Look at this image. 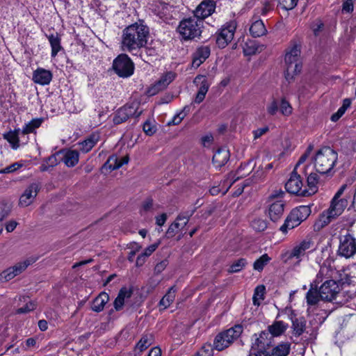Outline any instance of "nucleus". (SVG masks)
Wrapping results in <instances>:
<instances>
[{
    "label": "nucleus",
    "mask_w": 356,
    "mask_h": 356,
    "mask_svg": "<svg viewBox=\"0 0 356 356\" xmlns=\"http://www.w3.org/2000/svg\"><path fill=\"white\" fill-rule=\"evenodd\" d=\"M149 34V27L143 20L127 26L122 31V49L136 56L138 52L146 46Z\"/></svg>",
    "instance_id": "nucleus-1"
},
{
    "label": "nucleus",
    "mask_w": 356,
    "mask_h": 356,
    "mask_svg": "<svg viewBox=\"0 0 356 356\" xmlns=\"http://www.w3.org/2000/svg\"><path fill=\"white\" fill-rule=\"evenodd\" d=\"M347 184H343L333 197L329 209L323 212L320 217L322 226L327 225L333 219L340 216L348 206L347 195H343Z\"/></svg>",
    "instance_id": "nucleus-2"
},
{
    "label": "nucleus",
    "mask_w": 356,
    "mask_h": 356,
    "mask_svg": "<svg viewBox=\"0 0 356 356\" xmlns=\"http://www.w3.org/2000/svg\"><path fill=\"white\" fill-rule=\"evenodd\" d=\"M337 160V152L327 146L318 149L313 159L316 172L323 175L330 173Z\"/></svg>",
    "instance_id": "nucleus-3"
},
{
    "label": "nucleus",
    "mask_w": 356,
    "mask_h": 356,
    "mask_svg": "<svg viewBox=\"0 0 356 356\" xmlns=\"http://www.w3.org/2000/svg\"><path fill=\"white\" fill-rule=\"evenodd\" d=\"M300 53L301 47L296 42L291 44L286 49L284 57L286 70L284 74L289 82L292 81L294 76L300 73L302 70Z\"/></svg>",
    "instance_id": "nucleus-4"
},
{
    "label": "nucleus",
    "mask_w": 356,
    "mask_h": 356,
    "mask_svg": "<svg viewBox=\"0 0 356 356\" xmlns=\"http://www.w3.org/2000/svg\"><path fill=\"white\" fill-rule=\"evenodd\" d=\"M203 27V22L193 16L181 19L177 31L179 34L181 40L190 41L200 38Z\"/></svg>",
    "instance_id": "nucleus-5"
},
{
    "label": "nucleus",
    "mask_w": 356,
    "mask_h": 356,
    "mask_svg": "<svg viewBox=\"0 0 356 356\" xmlns=\"http://www.w3.org/2000/svg\"><path fill=\"white\" fill-rule=\"evenodd\" d=\"M243 331V325L237 324L226 330L219 332L213 339V348L218 351L226 349L241 336Z\"/></svg>",
    "instance_id": "nucleus-6"
},
{
    "label": "nucleus",
    "mask_w": 356,
    "mask_h": 356,
    "mask_svg": "<svg viewBox=\"0 0 356 356\" xmlns=\"http://www.w3.org/2000/svg\"><path fill=\"white\" fill-rule=\"evenodd\" d=\"M311 213L309 206L302 205L298 207L291 211L284 220V224L280 227L283 234H286L288 230L298 227L302 222L305 220Z\"/></svg>",
    "instance_id": "nucleus-7"
},
{
    "label": "nucleus",
    "mask_w": 356,
    "mask_h": 356,
    "mask_svg": "<svg viewBox=\"0 0 356 356\" xmlns=\"http://www.w3.org/2000/svg\"><path fill=\"white\" fill-rule=\"evenodd\" d=\"M337 254L346 259L351 258L356 254V237L350 230L341 232Z\"/></svg>",
    "instance_id": "nucleus-8"
},
{
    "label": "nucleus",
    "mask_w": 356,
    "mask_h": 356,
    "mask_svg": "<svg viewBox=\"0 0 356 356\" xmlns=\"http://www.w3.org/2000/svg\"><path fill=\"white\" fill-rule=\"evenodd\" d=\"M237 22L232 19L225 23L216 33V43L218 48H225L234 39Z\"/></svg>",
    "instance_id": "nucleus-9"
},
{
    "label": "nucleus",
    "mask_w": 356,
    "mask_h": 356,
    "mask_svg": "<svg viewBox=\"0 0 356 356\" xmlns=\"http://www.w3.org/2000/svg\"><path fill=\"white\" fill-rule=\"evenodd\" d=\"M142 113L143 111L140 110V103L134 101L118 109L113 118V122L115 124H120L130 118H138Z\"/></svg>",
    "instance_id": "nucleus-10"
},
{
    "label": "nucleus",
    "mask_w": 356,
    "mask_h": 356,
    "mask_svg": "<svg viewBox=\"0 0 356 356\" xmlns=\"http://www.w3.org/2000/svg\"><path fill=\"white\" fill-rule=\"evenodd\" d=\"M113 70L120 77L128 78L134 72V64L129 56L126 54L118 55L113 62Z\"/></svg>",
    "instance_id": "nucleus-11"
},
{
    "label": "nucleus",
    "mask_w": 356,
    "mask_h": 356,
    "mask_svg": "<svg viewBox=\"0 0 356 356\" xmlns=\"http://www.w3.org/2000/svg\"><path fill=\"white\" fill-rule=\"evenodd\" d=\"M303 184L300 176L297 173L296 168L291 173L290 178L285 184L286 191L299 196L307 197L312 194L307 188H302Z\"/></svg>",
    "instance_id": "nucleus-12"
},
{
    "label": "nucleus",
    "mask_w": 356,
    "mask_h": 356,
    "mask_svg": "<svg viewBox=\"0 0 356 356\" xmlns=\"http://www.w3.org/2000/svg\"><path fill=\"white\" fill-rule=\"evenodd\" d=\"M149 8L152 13L164 22H169L172 19V6L162 0H152L149 3Z\"/></svg>",
    "instance_id": "nucleus-13"
},
{
    "label": "nucleus",
    "mask_w": 356,
    "mask_h": 356,
    "mask_svg": "<svg viewBox=\"0 0 356 356\" xmlns=\"http://www.w3.org/2000/svg\"><path fill=\"white\" fill-rule=\"evenodd\" d=\"M321 300L339 302L337 298L340 293V286L334 280H325L319 287Z\"/></svg>",
    "instance_id": "nucleus-14"
},
{
    "label": "nucleus",
    "mask_w": 356,
    "mask_h": 356,
    "mask_svg": "<svg viewBox=\"0 0 356 356\" xmlns=\"http://www.w3.org/2000/svg\"><path fill=\"white\" fill-rule=\"evenodd\" d=\"M216 2L213 0H203L193 10V16L203 22V20L215 13Z\"/></svg>",
    "instance_id": "nucleus-15"
},
{
    "label": "nucleus",
    "mask_w": 356,
    "mask_h": 356,
    "mask_svg": "<svg viewBox=\"0 0 356 356\" xmlns=\"http://www.w3.org/2000/svg\"><path fill=\"white\" fill-rule=\"evenodd\" d=\"M314 250L315 248L313 240L311 238H305L293 247L289 252V258H296L300 261L307 251L310 252Z\"/></svg>",
    "instance_id": "nucleus-16"
},
{
    "label": "nucleus",
    "mask_w": 356,
    "mask_h": 356,
    "mask_svg": "<svg viewBox=\"0 0 356 356\" xmlns=\"http://www.w3.org/2000/svg\"><path fill=\"white\" fill-rule=\"evenodd\" d=\"M211 47L209 45H200L197 47L192 54L191 67L198 68L209 57Z\"/></svg>",
    "instance_id": "nucleus-17"
},
{
    "label": "nucleus",
    "mask_w": 356,
    "mask_h": 356,
    "mask_svg": "<svg viewBox=\"0 0 356 356\" xmlns=\"http://www.w3.org/2000/svg\"><path fill=\"white\" fill-rule=\"evenodd\" d=\"M267 213L273 222H277L281 219L284 214L285 204L282 200L268 202Z\"/></svg>",
    "instance_id": "nucleus-18"
},
{
    "label": "nucleus",
    "mask_w": 356,
    "mask_h": 356,
    "mask_svg": "<svg viewBox=\"0 0 356 356\" xmlns=\"http://www.w3.org/2000/svg\"><path fill=\"white\" fill-rule=\"evenodd\" d=\"M60 162L68 168L74 167L79 161V153L77 150L70 149H62L58 151Z\"/></svg>",
    "instance_id": "nucleus-19"
},
{
    "label": "nucleus",
    "mask_w": 356,
    "mask_h": 356,
    "mask_svg": "<svg viewBox=\"0 0 356 356\" xmlns=\"http://www.w3.org/2000/svg\"><path fill=\"white\" fill-rule=\"evenodd\" d=\"M175 74L168 72L164 74L161 78L149 89L150 95H154L159 91L167 88V86L175 79Z\"/></svg>",
    "instance_id": "nucleus-20"
},
{
    "label": "nucleus",
    "mask_w": 356,
    "mask_h": 356,
    "mask_svg": "<svg viewBox=\"0 0 356 356\" xmlns=\"http://www.w3.org/2000/svg\"><path fill=\"white\" fill-rule=\"evenodd\" d=\"M40 190L39 185L36 183L30 184L24 191L19 198V205L27 207L30 205L37 196Z\"/></svg>",
    "instance_id": "nucleus-21"
},
{
    "label": "nucleus",
    "mask_w": 356,
    "mask_h": 356,
    "mask_svg": "<svg viewBox=\"0 0 356 356\" xmlns=\"http://www.w3.org/2000/svg\"><path fill=\"white\" fill-rule=\"evenodd\" d=\"M53 75L51 71L41 67H38L33 73V81L41 86L48 85Z\"/></svg>",
    "instance_id": "nucleus-22"
},
{
    "label": "nucleus",
    "mask_w": 356,
    "mask_h": 356,
    "mask_svg": "<svg viewBox=\"0 0 356 356\" xmlns=\"http://www.w3.org/2000/svg\"><path fill=\"white\" fill-rule=\"evenodd\" d=\"M129 160V158L127 155L122 158H118L116 155L113 154L108 157L103 168L110 170H117L121 168L124 164H127Z\"/></svg>",
    "instance_id": "nucleus-23"
},
{
    "label": "nucleus",
    "mask_w": 356,
    "mask_h": 356,
    "mask_svg": "<svg viewBox=\"0 0 356 356\" xmlns=\"http://www.w3.org/2000/svg\"><path fill=\"white\" fill-rule=\"evenodd\" d=\"M229 159V152L228 150L223 148L218 149L213 156V164L216 168H220L227 163Z\"/></svg>",
    "instance_id": "nucleus-24"
},
{
    "label": "nucleus",
    "mask_w": 356,
    "mask_h": 356,
    "mask_svg": "<svg viewBox=\"0 0 356 356\" xmlns=\"http://www.w3.org/2000/svg\"><path fill=\"white\" fill-rule=\"evenodd\" d=\"M254 337H255V340L252 344V349L257 350H264L266 347L269 346V334L267 330L261 331L259 336H257V334H254Z\"/></svg>",
    "instance_id": "nucleus-25"
},
{
    "label": "nucleus",
    "mask_w": 356,
    "mask_h": 356,
    "mask_svg": "<svg viewBox=\"0 0 356 356\" xmlns=\"http://www.w3.org/2000/svg\"><path fill=\"white\" fill-rule=\"evenodd\" d=\"M289 327V324L282 321H275L272 325L268 326L267 332L272 337L282 335Z\"/></svg>",
    "instance_id": "nucleus-26"
},
{
    "label": "nucleus",
    "mask_w": 356,
    "mask_h": 356,
    "mask_svg": "<svg viewBox=\"0 0 356 356\" xmlns=\"http://www.w3.org/2000/svg\"><path fill=\"white\" fill-rule=\"evenodd\" d=\"M132 293L133 291L131 289H128L125 286L120 289L113 302L114 308L116 311H120L122 309L125 299L129 298Z\"/></svg>",
    "instance_id": "nucleus-27"
},
{
    "label": "nucleus",
    "mask_w": 356,
    "mask_h": 356,
    "mask_svg": "<svg viewBox=\"0 0 356 356\" xmlns=\"http://www.w3.org/2000/svg\"><path fill=\"white\" fill-rule=\"evenodd\" d=\"M60 162V155L58 151L51 154L49 157L43 159L40 166V170L41 172L48 171L50 168L56 166Z\"/></svg>",
    "instance_id": "nucleus-28"
},
{
    "label": "nucleus",
    "mask_w": 356,
    "mask_h": 356,
    "mask_svg": "<svg viewBox=\"0 0 356 356\" xmlns=\"http://www.w3.org/2000/svg\"><path fill=\"white\" fill-rule=\"evenodd\" d=\"M307 303L309 305H316L321 299L320 289L318 290V285L312 283L310 289L306 294Z\"/></svg>",
    "instance_id": "nucleus-29"
},
{
    "label": "nucleus",
    "mask_w": 356,
    "mask_h": 356,
    "mask_svg": "<svg viewBox=\"0 0 356 356\" xmlns=\"http://www.w3.org/2000/svg\"><path fill=\"white\" fill-rule=\"evenodd\" d=\"M177 289L175 286H171L165 295L159 302L160 310L167 309L175 300Z\"/></svg>",
    "instance_id": "nucleus-30"
},
{
    "label": "nucleus",
    "mask_w": 356,
    "mask_h": 356,
    "mask_svg": "<svg viewBox=\"0 0 356 356\" xmlns=\"http://www.w3.org/2000/svg\"><path fill=\"white\" fill-rule=\"evenodd\" d=\"M99 140L98 134H92L86 140L79 143L80 149L83 153H87L97 144Z\"/></svg>",
    "instance_id": "nucleus-31"
},
{
    "label": "nucleus",
    "mask_w": 356,
    "mask_h": 356,
    "mask_svg": "<svg viewBox=\"0 0 356 356\" xmlns=\"http://www.w3.org/2000/svg\"><path fill=\"white\" fill-rule=\"evenodd\" d=\"M291 320L292 322L291 328L293 330V334L296 337H300L305 331L306 321L305 318L291 317Z\"/></svg>",
    "instance_id": "nucleus-32"
},
{
    "label": "nucleus",
    "mask_w": 356,
    "mask_h": 356,
    "mask_svg": "<svg viewBox=\"0 0 356 356\" xmlns=\"http://www.w3.org/2000/svg\"><path fill=\"white\" fill-rule=\"evenodd\" d=\"M108 300H109L108 295L105 292L101 293L93 300L92 305L91 307L92 310L95 312H102L104 309L105 305L108 302Z\"/></svg>",
    "instance_id": "nucleus-33"
},
{
    "label": "nucleus",
    "mask_w": 356,
    "mask_h": 356,
    "mask_svg": "<svg viewBox=\"0 0 356 356\" xmlns=\"http://www.w3.org/2000/svg\"><path fill=\"white\" fill-rule=\"evenodd\" d=\"M47 38L51 48V56L54 58L56 56L58 53L63 49L60 42L61 39L57 33L56 34L47 35Z\"/></svg>",
    "instance_id": "nucleus-34"
},
{
    "label": "nucleus",
    "mask_w": 356,
    "mask_h": 356,
    "mask_svg": "<svg viewBox=\"0 0 356 356\" xmlns=\"http://www.w3.org/2000/svg\"><path fill=\"white\" fill-rule=\"evenodd\" d=\"M267 32L262 20L258 19L254 22L250 27V33L254 38L264 35Z\"/></svg>",
    "instance_id": "nucleus-35"
},
{
    "label": "nucleus",
    "mask_w": 356,
    "mask_h": 356,
    "mask_svg": "<svg viewBox=\"0 0 356 356\" xmlns=\"http://www.w3.org/2000/svg\"><path fill=\"white\" fill-rule=\"evenodd\" d=\"M19 131L20 130L19 129H15L14 131H10L3 134V138L11 145L13 149H17L19 147Z\"/></svg>",
    "instance_id": "nucleus-36"
},
{
    "label": "nucleus",
    "mask_w": 356,
    "mask_h": 356,
    "mask_svg": "<svg viewBox=\"0 0 356 356\" xmlns=\"http://www.w3.org/2000/svg\"><path fill=\"white\" fill-rule=\"evenodd\" d=\"M291 350V344L289 342H282L271 350L273 356H287Z\"/></svg>",
    "instance_id": "nucleus-37"
},
{
    "label": "nucleus",
    "mask_w": 356,
    "mask_h": 356,
    "mask_svg": "<svg viewBox=\"0 0 356 356\" xmlns=\"http://www.w3.org/2000/svg\"><path fill=\"white\" fill-rule=\"evenodd\" d=\"M43 120L42 118L33 119L24 126L22 133L23 134H29L35 132V129L41 126Z\"/></svg>",
    "instance_id": "nucleus-38"
},
{
    "label": "nucleus",
    "mask_w": 356,
    "mask_h": 356,
    "mask_svg": "<svg viewBox=\"0 0 356 356\" xmlns=\"http://www.w3.org/2000/svg\"><path fill=\"white\" fill-rule=\"evenodd\" d=\"M193 83L199 87V91L204 93H207L211 83L209 82L207 78L204 75H197L194 80Z\"/></svg>",
    "instance_id": "nucleus-39"
},
{
    "label": "nucleus",
    "mask_w": 356,
    "mask_h": 356,
    "mask_svg": "<svg viewBox=\"0 0 356 356\" xmlns=\"http://www.w3.org/2000/svg\"><path fill=\"white\" fill-rule=\"evenodd\" d=\"M154 337L150 333H145L143 334L141 339L136 344V348L139 349L140 352L146 350L153 343Z\"/></svg>",
    "instance_id": "nucleus-40"
},
{
    "label": "nucleus",
    "mask_w": 356,
    "mask_h": 356,
    "mask_svg": "<svg viewBox=\"0 0 356 356\" xmlns=\"http://www.w3.org/2000/svg\"><path fill=\"white\" fill-rule=\"evenodd\" d=\"M318 181L319 175L316 172H312L307 177V182L309 187V189L307 190L312 192V194H314L317 190Z\"/></svg>",
    "instance_id": "nucleus-41"
},
{
    "label": "nucleus",
    "mask_w": 356,
    "mask_h": 356,
    "mask_svg": "<svg viewBox=\"0 0 356 356\" xmlns=\"http://www.w3.org/2000/svg\"><path fill=\"white\" fill-rule=\"evenodd\" d=\"M248 264L245 258H240L234 261L228 269L229 273H235L241 271Z\"/></svg>",
    "instance_id": "nucleus-42"
},
{
    "label": "nucleus",
    "mask_w": 356,
    "mask_h": 356,
    "mask_svg": "<svg viewBox=\"0 0 356 356\" xmlns=\"http://www.w3.org/2000/svg\"><path fill=\"white\" fill-rule=\"evenodd\" d=\"M270 260L271 258L268 255V254H264L254 262V270L259 272L262 271L265 266H266Z\"/></svg>",
    "instance_id": "nucleus-43"
},
{
    "label": "nucleus",
    "mask_w": 356,
    "mask_h": 356,
    "mask_svg": "<svg viewBox=\"0 0 356 356\" xmlns=\"http://www.w3.org/2000/svg\"><path fill=\"white\" fill-rule=\"evenodd\" d=\"M35 261V259L34 258H29L22 262L16 264L15 266H13L15 272V274H17V275L21 274L23 271H24L26 269L28 266L33 264Z\"/></svg>",
    "instance_id": "nucleus-44"
},
{
    "label": "nucleus",
    "mask_w": 356,
    "mask_h": 356,
    "mask_svg": "<svg viewBox=\"0 0 356 356\" xmlns=\"http://www.w3.org/2000/svg\"><path fill=\"white\" fill-rule=\"evenodd\" d=\"M330 268L326 266H321V268L318 271V273L316 275V279L314 280L312 283L316 284V285H318L320 282H321L324 278L329 279L331 275H330Z\"/></svg>",
    "instance_id": "nucleus-45"
},
{
    "label": "nucleus",
    "mask_w": 356,
    "mask_h": 356,
    "mask_svg": "<svg viewBox=\"0 0 356 356\" xmlns=\"http://www.w3.org/2000/svg\"><path fill=\"white\" fill-rule=\"evenodd\" d=\"M266 288L264 285H259L254 289L253 295V303L254 305H259L258 300H262L265 298Z\"/></svg>",
    "instance_id": "nucleus-46"
},
{
    "label": "nucleus",
    "mask_w": 356,
    "mask_h": 356,
    "mask_svg": "<svg viewBox=\"0 0 356 356\" xmlns=\"http://www.w3.org/2000/svg\"><path fill=\"white\" fill-rule=\"evenodd\" d=\"M292 106L290 103L286 101L285 98H282L280 101V113L285 116H289L292 113Z\"/></svg>",
    "instance_id": "nucleus-47"
},
{
    "label": "nucleus",
    "mask_w": 356,
    "mask_h": 356,
    "mask_svg": "<svg viewBox=\"0 0 356 356\" xmlns=\"http://www.w3.org/2000/svg\"><path fill=\"white\" fill-rule=\"evenodd\" d=\"M280 111V101L273 98L270 102L266 106V111L270 115H275Z\"/></svg>",
    "instance_id": "nucleus-48"
},
{
    "label": "nucleus",
    "mask_w": 356,
    "mask_h": 356,
    "mask_svg": "<svg viewBox=\"0 0 356 356\" xmlns=\"http://www.w3.org/2000/svg\"><path fill=\"white\" fill-rule=\"evenodd\" d=\"M11 211V205L6 201L0 202V221L6 218Z\"/></svg>",
    "instance_id": "nucleus-49"
},
{
    "label": "nucleus",
    "mask_w": 356,
    "mask_h": 356,
    "mask_svg": "<svg viewBox=\"0 0 356 356\" xmlns=\"http://www.w3.org/2000/svg\"><path fill=\"white\" fill-rule=\"evenodd\" d=\"M182 230L179 226V222L175 219V220L169 226L165 234L167 238H172L179 231Z\"/></svg>",
    "instance_id": "nucleus-50"
},
{
    "label": "nucleus",
    "mask_w": 356,
    "mask_h": 356,
    "mask_svg": "<svg viewBox=\"0 0 356 356\" xmlns=\"http://www.w3.org/2000/svg\"><path fill=\"white\" fill-rule=\"evenodd\" d=\"M17 275L15 274V272L12 266L8 268L0 274V280L7 282L13 279Z\"/></svg>",
    "instance_id": "nucleus-51"
},
{
    "label": "nucleus",
    "mask_w": 356,
    "mask_h": 356,
    "mask_svg": "<svg viewBox=\"0 0 356 356\" xmlns=\"http://www.w3.org/2000/svg\"><path fill=\"white\" fill-rule=\"evenodd\" d=\"M258 50V47L254 41L246 42L243 46V52L245 55H253Z\"/></svg>",
    "instance_id": "nucleus-52"
},
{
    "label": "nucleus",
    "mask_w": 356,
    "mask_h": 356,
    "mask_svg": "<svg viewBox=\"0 0 356 356\" xmlns=\"http://www.w3.org/2000/svg\"><path fill=\"white\" fill-rule=\"evenodd\" d=\"M23 166V163L20 162H15L10 165L0 170V174H9L16 172L17 170Z\"/></svg>",
    "instance_id": "nucleus-53"
},
{
    "label": "nucleus",
    "mask_w": 356,
    "mask_h": 356,
    "mask_svg": "<svg viewBox=\"0 0 356 356\" xmlns=\"http://www.w3.org/2000/svg\"><path fill=\"white\" fill-rule=\"evenodd\" d=\"M280 6L284 10H289L293 9L298 0H277Z\"/></svg>",
    "instance_id": "nucleus-54"
},
{
    "label": "nucleus",
    "mask_w": 356,
    "mask_h": 356,
    "mask_svg": "<svg viewBox=\"0 0 356 356\" xmlns=\"http://www.w3.org/2000/svg\"><path fill=\"white\" fill-rule=\"evenodd\" d=\"M36 308V305L33 301H29L26 305L17 309V314H26L34 310Z\"/></svg>",
    "instance_id": "nucleus-55"
},
{
    "label": "nucleus",
    "mask_w": 356,
    "mask_h": 356,
    "mask_svg": "<svg viewBox=\"0 0 356 356\" xmlns=\"http://www.w3.org/2000/svg\"><path fill=\"white\" fill-rule=\"evenodd\" d=\"M192 216V213H189L188 212L185 213H180L176 218L178 222H179V226L183 229L185 226L188 224L190 217Z\"/></svg>",
    "instance_id": "nucleus-56"
},
{
    "label": "nucleus",
    "mask_w": 356,
    "mask_h": 356,
    "mask_svg": "<svg viewBox=\"0 0 356 356\" xmlns=\"http://www.w3.org/2000/svg\"><path fill=\"white\" fill-rule=\"evenodd\" d=\"M252 227L257 231L261 232L267 227V225L263 220L257 219L252 222Z\"/></svg>",
    "instance_id": "nucleus-57"
},
{
    "label": "nucleus",
    "mask_w": 356,
    "mask_h": 356,
    "mask_svg": "<svg viewBox=\"0 0 356 356\" xmlns=\"http://www.w3.org/2000/svg\"><path fill=\"white\" fill-rule=\"evenodd\" d=\"M354 10V4L353 0H346L342 5V12L350 13Z\"/></svg>",
    "instance_id": "nucleus-58"
},
{
    "label": "nucleus",
    "mask_w": 356,
    "mask_h": 356,
    "mask_svg": "<svg viewBox=\"0 0 356 356\" xmlns=\"http://www.w3.org/2000/svg\"><path fill=\"white\" fill-rule=\"evenodd\" d=\"M143 131L147 136H152L155 133L154 126L152 125L149 121H146L143 124Z\"/></svg>",
    "instance_id": "nucleus-59"
},
{
    "label": "nucleus",
    "mask_w": 356,
    "mask_h": 356,
    "mask_svg": "<svg viewBox=\"0 0 356 356\" xmlns=\"http://www.w3.org/2000/svg\"><path fill=\"white\" fill-rule=\"evenodd\" d=\"M196 355L198 356H213V354L211 353V346H203Z\"/></svg>",
    "instance_id": "nucleus-60"
},
{
    "label": "nucleus",
    "mask_w": 356,
    "mask_h": 356,
    "mask_svg": "<svg viewBox=\"0 0 356 356\" xmlns=\"http://www.w3.org/2000/svg\"><path fill=\"white\" fill-rule=\"evenodd\" d=\"M159 243H154L146 248L144 252H143L145 257H149L157 249Z\"/></svg>",
    "instance_id": "nucleus-61"
},
{
    "label": "nucleus",
    "mask_w": 356,
    "mask_h": 356,
    "mask_svg": "<svg viewBox=\"0 0 356 356\" xmlns=\"http://www.w3.org/2000/svg\"><path fill=\"white\" fill-rule=\"evenodd\" d=\"M268 130H269V129L268 127H264L259 128V129H257L253 131L254 138L257 139V138H260L261 136H263L266 132H268Z\"/></svg>",
    "instance_id": "nucleus-62"
},
{
    "label": "nucleus",
    "mask_w": 356,
    "mask_h": 356,
    "mask_svg": "<svg viewBox=\"0 0 356 356\" xmlns=\"http://www.w3.org/2000/svg\"><path fill=\"white\" fill-rule=\"evenodd\" d=\"M284 195V192L281 190L279 191H275L268 197V202H275V200H278L277 198L282 197Z\"/></svg>",
    "instance_id": "nucleus-63"
},
{
    "label": "nucleus",
    "mask_w": 356,
    "mask_h": 356,
    "mask_svg": "<svg viewBox=\"0 0 356 356\" xmlns=\"http://www.w3.org/2000/svg\"><path fill=\"white\" fill-rule=\"evenodd\" d=\"M153 207V200L152 198L146 199L142 205L143 210L144 211H149Z\"/></svg>",
    "instance_id": "nucleus-64"
}]
</instances>
